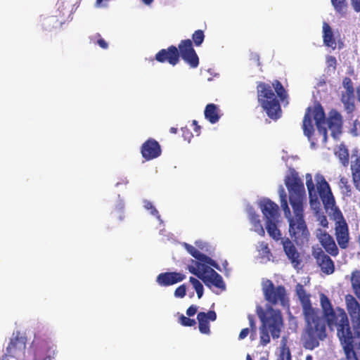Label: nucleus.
Here are the masks:
<instances>
[{"mask_svg":"<svg viewBox=\"0 0 360 360\" xmlns=\"http://www.w3.org/2000/svg\"><path fill=\"white\" fill-rule=\"evenodd\" d=\"M345 303L352 328L345 309L339 307L334 308L325 294L320 295V304L326 325L330 330H336L345 354H347L354 351L355 344H360V304L349 294L345 296Z\"/></svg>","mask_w":360,"mask_h":360,"instance_id":"nucleus-1","label":"nucleus"},{"mask_svg":"<svg viewBox=\"0 0 360 360\" xmlns=\"http://www.w3.org/2000/svg\"><path fill=\"white\" fill-rule=\"evenodd\" d=\"M306 185L309 193V204L312 210L318 211L321 200L326 212L333 217L335 223V236L339 247L346 249L349 246V232L341 211L335 206V200L329 184L321 175L316 176V186L310 174L306 176Z\"/></svg>","mask_w":360,"mask_h":360,"instance_id":"nucleus-2","label":"nucleus"},{"mask_svg":"<svg viewBox=\"0 0 360 360\" xmlns=\"http://www.w3.org/2000/svg\"><path fill=\"white\" fill-rule=\"evenodd\" d=\"M257 91L258 102L268 117L274 120L280 118L282 114L280 102L288 97L281 82L274 80L271 85L259 82L257 85Z\"/></svg>","mask_w":360,"mask_h":360,"instance_id":"nucleus-3","label":"nucleus"},{"mask_svg":"<svg viewBox=\"0 0 360 360\" xmlns=\"http://www.w3.org/2000/svg\"><path fill=\"white\" fill-rule=\"evenodd\" d=\"M302 314L305 323L301 336L302 345L306 349L313 350L327 338V325L318 308Z\"/></svg>","mask_w":360,"mask_h":360,"instance_id":"nucleus-4","label":"nucleus"},{"mask_svg":"<svg viewBox=\"0 0 360 360\" xmlns=\"http://www.w3.org/2000/svg\"><path fill=\"white\" fill-rule=\"evenodd\" d=\"M280 197L284 216L289 224V234L291 238L297 245L304 244L308 241L309 237V231L304 220V207L294 202L292 214L288 205L286 193L283 188L280 190Z\"/></svg>","mask_w":360,"mask_h":360,"instance_id":"nucleus-5","label":"nucleus"},{"mask_svg":"<svg viewBox=\"0 0 360 360\" xmlns=\"http://www.w3.org/2000/svg\"><path fill=\"white\" fill-rule=\"evenodd\" d=\"M313 117L318 132L323 137V142L326 143L328 138V128L331 135L337 139L342 132V117L336 110H331L328 119L326 117L324 110L320 103H317L313 108Z\"/></svg>","mask_w":360,"mask_h":360,"instance_id":"nucleus-6","label":"nucleus"},{"mask_svg":"<svg viewBox=\"0 0 360 360\" xmlns=\"http://www.w3.org/2000/svg\"><path fill=\"white\" fill-rule=\"evenodd\" d=\"M262 321L260 331V342L266 345L270 342V336L268 330L270 331L273 338H278L281 333V328L283 326V319L279 310H274L273 308L268 309L267 314L259 315Z\"/></svg>","mask_w":360,"mask_h":360,"instance_id":"nucleus-7","label":"nucleus"},{"mask_svg":"<svg viewBox=\"0 0 360 360\" xmlns=\"http://www.w3.org/2000/svg\"><path fill=\"white\" fill-rule=\"evenodd\" d=\"M191 265L188 266L189 272L202 280L207 287L211 288L212 286H214L222 290L226 289L222 277L212 269L211 266L197 262L193 259L191 260Z\"/></svg>","mask_w":360,"mask_h":360,"instance_id":"nucleus-8","label":"nucleus"},{"mask_svg":"<svg viewBox=\"0 0 360 360\" xmlns=\"http://www.w3.org/2000/svg\"><path fill=\"white\" fill-rule=\"evenodd\" d=\"M32 347L34 350L32 360H52L55 356L54 344L41 330L35 333Z\"/></svg>","mask_w":360,"mask_h":360,"instance_id":"nucleus-9","label":"nucleus"},{"mask_svg":"<svg viewBox=\"0 0 360 360\" xmlns=\"http://www.w3.org/2000/svg\"><path fill=\"white\" fill-rule=\"evenodd\" d=\"M285 184L290 193L289 200L291 206L292 207L295 202L300 204L301 207H304L303 201L305 198L304 184L294 169H291L290 174L285 176Z\"/></svg>","mask_w":360,"mask_h":360,"instance_id":"nucleus-10","label":"nucleus"},{"mask_svg":"<svg viewBox=\"0 0 360 360\" xmlns=\"http://www.w3.org/2000/svg\"><path fill=\"white\" fill-rule=\"evenodd\" d=\"M262 292L265 300L271 304L280 303L283 307L288 306L289 300L283 285L276 287L271 280L267 279L262 283Z\"/></svg>","mask_w":360,"mask_h":360,"instance_id":"nucleus-11","label":"nucleus"},{"mask_svg":"<svg viewBox=\"0 0 360 360\" xmlns=\"http://www.w3.org/2000/svg\"><path fill=\"white\" fill-rule=\"evenodd\" d=\"M26 343V337L22 335L20 331H16L13 334V337L6 348L4 358L6 360H18L25 354Z\"/></svg>","mask_w":360,"mask_h":360,"instance_id":"nucleus-12","label":"nucleus"},{"mask_svg":"<svg viewBox=\"0 0 360 360\" xmlns=\"http://www.w3.org/2000/svg\"><path fill=\"white\" fill-rule=\"evenodd\" d=\"M177 49L179 53V58H181L190 68H196L198 66L199 58L193 49V42L191 39L181 40Z\"/></svg>","mask_w":360,"mask_h":360,"instance_id":"nucleus-13","label":"nucleus"},{"mask_svg":"<svg viewBox=\"0 0 360 360\" xmlns=\"http://www.w3.org/2000/svg\"><path fill=\"white\" fill-rule=\"evenodd\" d=\"M179 50L174 45L169 46L167 49L160 50L155 56V59L161 63H167L175 66L179 63Z\"/></svg>","mask_w":360,"mask_h":360,"instance_id":"nucleus-14","label":"nucleus"},{"mask_svg":"<svg viewBox=\"0 0 360 360\" xmlns=\"http://www.w3.org/2000/svg\"><path fill=\"white\" fill-rule=\"evenodd\" d=\"M316 237L325 251L333 257L339 254V250L335 240L328 232L321 229L316 230Z\"/></svg>","mask_w":360,"mask_h":360,"instance_id":"nucleus-15","label":"nucleus"},{"mask_svg":"<svg viewBox=\"0 0 360 360\" xmlns=\"http://www.w3.org/2000/svg\"><path fill=\"white\" fill-rule=\"evenodd\" d=\"M141 153L146 161L155 159L162 153L161 146L155 139L150 138L142 144Z\"/></svg>","mask_w":360,"mask_h":360,"instance_id":"nucleus-16","label":"nucleus"},{"mask_svg":"<svg viewBox=\"0 0 360 360\" xmlns=\"http://www.w3.org/2000/svg\"><path fill=\"white\" fill-rule=\"evenodd\" d=\"M313 255L322 272L329 275L332 274L335 271V264L333 261L321 249H319L318 251L314 252Z\"/></svg>","mask_w":360,"mask_h":360,"instance_id":"nucleus-17","label":"nucleus"},{"mask_svg":"<svg viewBox=\"0 0 360 360\" xmlns=\"http://www.w3.org/2000/svg\"><path fill=\"white\" fill-rule=\"evenodd\" d=\"M186 276L179 272H165L160 274L156 278V282L160 286H169L184 281Z\"/></svg>","mask_w":360,"mask_h":360,"instance_id":"nucleus-18","label":"nucleus"},{"mask_svg":"<svg viewBox=\"0 0 360 360\" xmlns=\"http://www.w3.org/2000/svg\"><path fill=\"white\" fill-rule=\"evenodd\" d=\"M185 249L187 252L193 257L195 259H197V262H200L202 264H209L210 266L219 269L218 264L213 260L211 257L207 256L206 255L200 252L193 245L185 243L184 244ZM196 262V260H195Z\"/></svg>","mask_w":360,"mask_h":360,"instance_id":"nucleus-19","label":"nucleus"},{"mask_svg":"<svg viewBox=\"0 0 360 360\" xmlns=\"http://www.w3.org/2000/svg\"><path fill=\"white\" fill-rule=\"evenodd\" d=\"M261 210L266 221H278L279 207L274 202L269 199L264 200L261 204Z\"/></svg>","mask_w":360,"mask_h":360,"instance_id":"nucleus-20","label":"nucleus"},{"mask_svg":"<svg viewBox=\"0 0 360 360\" xmlns=\"http://www.w3.org/2000/svg\"><path fill=\"white\" fill-rule=\"evenodd\" d=\"M199 330L202 334H210V328L209 321H214L217 319V314L210 310L208 312H199L197 315Z\"/></svg>","mask_w":360,"mask_h":360,"instance_id":"nucleus-21","label":"nucleus"},{"mask_svg":"<svg viewBox=\"0 0 360 360\" xmlns=\"http://www.w3.org/2000/svg\"><path fill=\"white\" fill-rule=\"evenodd\" d=\"M282 244L288 258L290 260L294 267H297L300 264L301 260L295 246L288 238L282 239Z\"/></svg>","mask_w":360,"mask_h":360,"instance_id":"nucleus-22","label":"nucleus"},{"mask_svg":"<svg viewBox=\"0 0 360 360\" xmlns=\"http://www.w3.org/2000/svg\"><path fill=\"white\" fill-rule=\"evenodd\" d=\"M296 295H297L301 303L302 314L316 309L312 307L310 295L307 294L304 286L297 283L295 286Z\"/></svg>","mask_w":360,"mask_h":360,"instance_id":"nucleus-23","label":"nucleus"},{"mask_svg":"<svg viewBox=\"0 0 360 360\" xmlns=\"http://www.w3.org/2000/svg\"><path fill=\"white\" fill-rule=\"evenodd\" d=\"M323 40L325 46L333 49H336L337 43L332 28L327 22L323 24Z\"/></svg>","mask_w":360,"mask_h":360,"instance_id":"nucleus-24","label":"nucleus"},{"mask_svg":"<svg viewBox=\"0 0 360 360\" xmlns=\"http://www.w3.org/2000/svg\"><path fill=\"white\" fill-rule=\"evenodd\" d=\"M204 115L205 117L212 124L217 123L221 117L218 106L214 103H209L206 105Z\"/></svg>","mask_w":360,"mask_h":360,"instance_id":"nucleus-25","label":"nucleus"},{"mask_svg":"<svg viewBox=\"0 0 360 360\" xmlns=\"http://www.w3.org/2000/svg\"><path fill=\"white\" fill-rule=\"evenodd\" d=\"M311 109L310 107L307 108L302 122L304 134L307 136L308 139H310L314 132V128L311 120Z\"/></svg>","mask_w":360,"mask_h":360,"instance_id":"nucleus-26","label":"nucleus"},{"mask_svg":"<svg viewBox=\"0 0 360 360\" xmlns=\"http://www.w3.org/2000/svg\"><path fill=\"white\" fill-rule=\"evenodd\" d=\"M341 101L344 104L345 108L348 113H352L355 108L354 94L342 93L341 96Z\"/></svg>","mask_w":360,"mask_h":360,"instance_id":"nucleus-27","label":"nucleus"},{"mask_svg":"<svg viewBox=\"0 0 360 360\" xmlns=\"http://www.w3.org/2000/svg\"><path fill=\"white\" fill-rule=\"evenodd\" d=\"M278 221H266V229L269 235L275 240L281 239V231L277 228L276 222Z\"/></svg>","mask_w":360,"mask_h":360,"instance_id":"nucleus-28","label":"nucleus"},{"mask_svg":"<svg viewBox=\"0 0 360 360\" xmlns=\"http://www.w3.org/2000/svg\"><path fill=\"white\" fill-rule=\"evenodd\" d=\"M351 283L353 291L355 295L360 300V271L355 270L352 271L351 276Z\"/></svg>","mask_w":360,"mask_h":360,"instance_id":"nucleus-29","label":"nucleus"},{"mask_svg":"<svg viewBox=\"0 0 360 360\" xmlns=\"http://www.w3.org/2000/svg\"><path fill=\"white\" fill-rule=\"evenodd\" d=\"M335 11L340 14H345L347 9L346 0H330Z\"/></svg>","mask_w":360,"mask_h":360,"instance_id":"nucleus-30","label":"nucleus"},{"mask_svg":"<svg viewBox=\"0 0 360 360\" xmlns=\"http://www.w3.org/2000/svg\"><path fill=\"white\" fill-rule=\"evenodd\" d=\"M343 166L347 167L349 165V153L345 148H340L335 153Z\"/></svg>","mask_w":360,"mask_h":360,"instance_id":"nucleus-31","label":"nucleus"},{"mask_svg":"<svg viewBox=\"0 0 360 360\" xmlns=\"http://www.w3.org/2000/svg\"><path fill=\"white\" fill-rule=\"evenodd\" d=\"M205 34L202 30H195L192 34V42L195 46H200L204 41Z\"/></svg>","mask_w":360,"mask_h":360,"instance_id":"nucleus-32","label":"nucleus"},{"mask_svg":"<svg viewBox=\"0 0 360 360\" xmlns=\"http://www.w3.org/2000/svg\"><path fill=\"white\" fill-rule=\"evenodd\" d=\"M191 283L193 285L195 288L198 297L200 299L203 295L204 288L202 284L195 278L190 277L189 279Z\"/></svg>","mask_w":360,"mask_h":360,"instance_id":"nucleus-33","label":"nucleus"},{"mask_svg":"<svg viewBox=\"0 0 360 360\" xmlns=\"http://www.w3.org/2000/svg\"><path fill=\"white\" fill-rule=\"evenodd\" d=\"M339 187L344 194L350 195L351 186L349 184L348 179L347 177H345V176L340 177V182H339Z\"/></svg>","mask_w":360,"mask_h":360,"instance_id":"nucleus-34","label":"nucleus"},{"mask_svg":"<svg viewBox=\"0 0 360 360\" xmlns=\"http://www.w3.org/2000/svg\"><path fill=\"white\" fill-rule=\"evenodd\" d=\"M179 323L184 326L189 327L194 326L196 324L195 319H190L189 316L186 317L183 314H181L179 317Z\"/></svg>","mask_w":360,"mask_h":360,"instance_id":"nucleus-35","label":"nucleus"},{"mask_svg":"<svg viewBox=\"0 0 360 360\" xmlns=\"http://www.w3.org/2000/svg\"><path fill=\"white\" fill-rule=\"evenodd\" d=\"M143 206H144L145 209L150 211L151 214H153V216L156 217L158 219L160 218V214H159L158 211L153 206V205L152 204V202L150 201L145 200L143 201Z\"/></svg>","mask_w":360,"mask_h":360,"instance_id":"nucleus-36","label":"nucleus"},{"mask_svg":"<svg viewBox=\"0 0 360 360\" xmlns=\"http://www.w3.org/2000/svg\"><path fill=\"white\" fill-rule=\"evenodd\" d=\"M314 210L315 211V213L317 216V220L319 222L320 225L324 228L328 227V222L326 217L323 213H320V211L321 210V207L318 210V211L315 210Z\"/></svg>","mask_w":360,"mask_h":360,"instance_id":"nucleus-37","label":"nucleus"},{"mask_svg":"<svg viewBox=\"0 0 360 360\" xmlns=\"http://www.w3.org/2000/svg\"><path fill=\"white\" fill-rule=\"evenodd\" d=\"M342 84L346 89L345 93L354 94V89L353 83L349 77H345L342 81Z\"/></svg>","mask_w":360,"mask_h":360,"instance_id":"nucleus-38","label":"nucleus"},{"mask_svg":"<svg viewBox=\"0 0 360 360\" xmlns=\"http://www.w3.org/2000/svg\"><path fill=\"white\" fill-rule=\"evenodd\" d=\"M186 294V285L182 284L179 286L174 291V296L176 297L183 298Z\"/></svg>","mask_w":360,"mask_h":360,"instance_id":"nucleus-39","label":"nucleus"},{"mask_svg":"<svg viewBox=\"0 0 360 360\" xmlns=\"http://www.w3.org/2000/svg\"><path fill=\"white\" fill-rule=\"evenodd\" d=\"M248 320H249V323H250V334H251V336L252 335H256V333H257V326H256V324H255V319L253 318V316L252 315H249L248 316Z\"/></svg>","mask_w":360,"mask_h":360,"instance_id":"nucleus-40","label":"nucleus"},{"mask_svg":"<svg viewBox=\"0 0 360 360\" xmlns=\"http://www.w3.org/2000/svg\"><path fill=\"white\" fill-rule=\"evenodd\" d=\"M97 38L96 44L102 49H107L108 48V44L103 39L99 33L96 34Z\"/></svg>","mask_w":360,"mask_h":360,"instance_id":"nucleus-41","label":"nucleus"},{"mask_svg":"<svg viewBox=\"0 0 360 360\" xmlns=\"http://www.w3.org/2000/svg\"><path fill=\"white\" fill-rule=\"evenodd\" d=\"M288 354L291 355L289 348L286 347H283L281 350L278 360L288 359Z\"/></svg>","mask_w":360,"mask_h":360,"instance_id":"nucleus-42","label":"nucleus"},{"mask_svg":"<svg viewBox=\"0 0 360 360\" xmlns=\"http://www.w3.org/2000/svg\"><path fill=\"white\" fill-rule=\"evenodd\" d=\"M326 63L328 67H332L333 69H335L337 65V60L335 57L333 56H329L326 58Z\"/></svg>","mask_w":360,"mask_h":360,"instance_id":"nucleus-43","label":"nucleus"},{"mask_svg":"<svg viewBox=\"0 0 360 360\" xmlns=\"http://www.w3.org/2000/svg\"><path fill=\"white\" fill-rule=\"evenodd\" d=\"M198 311V307L195 305L190 306L186 310V314L188 316L191 317L194 316Z\"/></svg>","mask_w":360,"mask_h":360,"instance_id":"nucleus-44","label":"nucleus"},{"mask_svg":"<svg viewBox=\"0 0 360 360\" xmlns=\"http://www.w3.org/2000/svg\"><path fill=\"white\" fill-rule=\"evenodd\" d=\"M351 5L355 12H360V0H350Z\"/></svg>","mask_w":360,"mask_h":360,"instance_id":"nucleus-45","label":"nucleus"},{"mask_svg":"<svg viewBox=\"0 0 360 360\" xmlns=\"http://www.w3.org/2000/svg\"><path fill=\"white\" fill-rule=\"evenodd\" d=\"M250 333V330L248 328H245L241 330V331L239 333L238 339L239 340H243L245 339L248 334Z\"/></svg>","mask_w":360,"mask_h":360,"instance_id":"nucleus-46","label":"nucleus"},{"mask_svg":"<svg viewBox=\"0 0 360 360\" xmlns=\"http://www.w3.org/2000/svg\"><path fill=\"white\" fill-rule=\"evenodd\" d=\"M345 357L346 360H359L355 351L351 352L349 354H345Z\"/></svg>","mask_w":360,"mask_h":360,"instance_id":"nucleus-47","label":"nucleus"},{"mask_svg":"<svg viewBox=\"0 0 360 360\" xmlns=\"http://www.w3.org/2000/svg\"><path fill=\"white\" fill-rule=\"evenodd\" d=\"M250 59L256 62L258 65H259V57L258 54L252 53L250 55Z\"/></svg>","mask_w":360,"mask_h":360,"instance_id":"nucleus-48","label":"nucleus"},{"mask_svg":"<svg viewBox=\"0 0 360 360\" xmlns=\"http://www.w3.org/2000/svg\"><path fill=\"white\" fill-rule=\"evenodd\" d=\"M193 124L195 126L194 131L198 135L200 134V127L198 124V122L196 120L193 121Z\"/></svg>","mask_w":360,"mask_h":360,"instance_id":"nucleus-49","label":"nucleus"},{"mask_svg":"<svg viewBox=\"0 0 360 360\" xmlns=\"http://www.w3.org/2000/svg\"><path fill=\"white\" fill-rule=\"evenodd\" d=\"M169 131H170V133H172V134H176V133H177V131H178V129H177V128L172 127H171V128L169 129Z\"/></svg>","mask_w":360,"mask_h":360,"instance_id":"nucleus-50","label":"nucleus"},{"mask_svg":"<svg viewBox=\"0 0 360 360\" xmlns=\"http://www.w3.org/2000/svg\"><path fill=\"white\" fill-rule=\"evenodd\" d=\"M356 94H357V99L359 102L360 103V86L357 88L356 89Z\"/></svg>","mask_w":360,"mask_h":360,"instance_id":"nucleus-51","label":"nucleus"},{"mask_svg":"<svg viewBox=\"0 0 360 360\" xmlns=\"http://www.w3.org/2000/svg\"><path fill=\"white\" fill-rule=\"evenodd\" d=\"M154 0H142L146 5H150Z\"/></svg>","mask_w":360,"mask_h":360,"instance_id":"nucleus-52","label":"nucleus"},{"mask_svg":"<svg viewBox=\"0 0 360 360\" xmlns=\"http://www.w3.org/2000/svg\"><path fill=\"white\" fill-rule=\"evenodd\" d=\"M264 250H267V252H269V248L267 244H265L263 248Z\"/></svg>","mask_w":360,"mask_h":360,"instance_id":"nucleus-53","label":"nucleus"},{"mask_svg":"<svg viewBox=\"0 0 360 360\" xmlns=\"http://www.w3.org/2000/svg\"><path fill=\"white\" fill-rule=\"evenodd\" d=\"M246 360H252V357H251V356H250V354H247V356H246Z\"/></svg>","mask_w":360,"mask_h":360,"instance_id":"nucleus-54","label":"nucleus"},{"mask_svg":"<svg viewBox=\"0 0 360 360\" xmlns=\"http://www.w3.org/2000/svg\"><path fill=\"white\" fill-rule=\"evenodd\" d=\"M103 0H96V4L100 5Z\"/></svg>","mask_w":360,"mask_h":360,"instance_id":"nucleus-55","label":"nucleus"},{"mask_svg":"<svg viewBox=\"0 0 360 360\" xmlns=\"http://www.w3.org/2000/svg\"><path fill=\"white\" fill-rule=\"evenodd\" d=\"M286 360H292L291 355L288 354V359Z\"/></svg>","mask_w":360,"mask_h":360,"instance_id":"nucleus-56","label":"nucleus"},{"mask_svg":"<svg viewBox=\"0 0 360 360\" xmlns=\"http://www.w3.org/2000/svg\"><path fill=\"white\" fill-rule=\"evenodd\" d=\"M0 360H6V359H4V355L2 356L1 359H0Z\"/></svg>","mask_w":360,"mask_h":360,"instance_id":"nucleus-57","label":"nucleus"},{"mask_svg":"<svg viewBox=\"0 0 360 360\" xmlns=\"http://www.w3.org/2000/svg\"><path fill=\"white\" fill-rule=\"evenodd\" d=\"M311 358V356H308L307 357V360H309V359H310Z\"/></svg>","mask_w":360,"mask_h":360,"instance_id":"nucleus-58","label":"nucleus"}]
</instances>
